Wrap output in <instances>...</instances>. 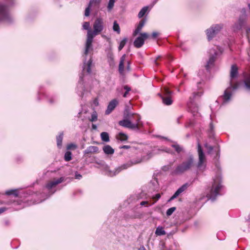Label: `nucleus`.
Masks as SVG:
<instances>
[{"label":"nucleus","instance_id":"f257e3e1","mask_svg":"<svg viewBox=\"0 0 250 250\" xmlns=\"http://www.w3.org/2000/svg\"><path fill=\"white\" fill-rule=\"evenodd\" d=\"M93 31H89L87 33V39L84 52L85 55H87L88 51L92 49V43L94 37L100 34L103 30L104 28L103 20L100 18H97L93 23Z\"/></svg>","mask_w":250,"mask_h":250},{"label":"nucleus","instance_id":"f03ea898","mask_svg":"<svg viewBox=\"0 0 250 250\" xmlns=\"http://www.w3.org/2000/svg\"><path fill=\"white\" fill-rule=\"evenodd\" d=\"M143 161L142 158H138L137 160H131L127 163L123 165L121 167H119L114 170H112L110 167L106 165H103V169L105 171V174L109 176H114L118 174L122 170L125 169L128 167L132 166L133 165L139 164Z\"/></svg>","mask_w":250,"mask_h":250},{"label":"nucleus","instance_id":"7ed1b4c3","mask_svg":"<svg viewBox=\"0 0 250 250\" xmlns=\"http://www.w3.org/2000/svg\"><path fill=\"white\" fill-rule=\"evenodd\" d=\"M194 159L192 155H190L181 164L179 165L174 170L176 174H181L189 170L194 166Z\"/></svg>","mask_w":250,"mask_h":250},{"label":"nucleus","instance_id":"20e7f679","mask_svg":"<svg viewBox=\"0 0 250 250\" xmlns=\"http://www.w3.org/2000/svg\"><path fill=\"white\" fill-rule=\"evenodd\" d=\"M194 159L192 155H190L181 164L179 165L174 170L176 174H181L189 170L194 166Z\"/></svg>","mask_w":250,"mask_h":250},{"label":"nucleus","instance_id":"39448f33","mask_svg":"<svg viewBox=\"0 0 250 250\" xmlns=\"http://www.w3.org/2000/svg\"><path fill=\"white\" fill-rule=\"evenodd\" d=\"M194 159L192 155H190L181 164L179 165L174 170L176 174H181L189 170L194 166Z\"/></svg>","mask_w":250,"mask_h":250},{"label":"nucleus","instance_id":"423d86ee","mask_svg":"<svg viewBox=\"0 0 250 250\" xmlns=\"http://www.w3.org/2000/svg\"><path fill=\"white\" fill-rule=\"evenodd\" d=\"M136 122L132 123L129 120L124 119L119 122V125L122 126L135 130H139L143 126V123L141 121L140 115H137L135 118Z\"/></svg>","mask_w":250,"mask_h":250},{"label":"nucleus","instance_id":"0eeeda50","mask_svg":"<svg viewBox=\"0 0 250 250\" xmlns=\"http://www.w3.org/2000/svg\"><path fill=\"white\" fill-rule=\"evenodd\" d=\"M222 188L220 178L219 177H216L214 179V182L209 192L207 193V197L212 201H214L216 197L219 195V191Z\"/></svg>","mask_w":250,"mask_h":250},{"label":"nucleus","instance_id":"6e6552de","mask_svg":"<svg viewBox=\"0 0 250 250\" xmlns=\"http://www.w3.org/2000/svg\"><path fill=\"white\" fill-rule=\"evenodd\" d=\"M6 2L7 4L0 3V22L10 21L11 20L8 7L14 3V0H6Z\"/></svg>","mask_w":250,"mask_h":250},{"label":"nucleus","instance_id":"1a4fd4ad","mask_svg":"<svg viewBox=\"0 0 250 250\" xmlns=\"http://www.w3.org/2000/svg\"><path fill=\"white\" fill-rule=\"evenodd\" d=\"M247 15L245 8L241 10V14L239 16L237 21L233 25L232 29L235 32L241 30L247 22Z\"/></svg>","mask_w":250,"mask_h":250},{"label":"nucleus","instance_id":"9d476101","mask_svg":"<svg viewBox=\"0 0 250 250\" xmlns=\"http://www.w3.org/2000/svg\"><path fill=\"white\" fill-rule=\"evenodd\" d=\"M223 28V24H217L212 25L209 28L207 29L206 32L208 40H212Z\"/></svg>","mask_w":250,"mask_h":250},{"label":"nucleus","instance_id":"9b49d317","mask_svg":"<svg viewBox=\"0 0 250 250\" xmlns=\"http://www.w3.org/2000/svg\"><path fill=\"white\" fill-rule=\"evenodd\" d=\"M197 151L198 153L199 160L197 165V167L200 169H205L206 167V165L205 164V156L202 149L201 146L199 143L198 144Z\"/></svg>","mask_w":250,"mask_h":250},{"label":"nucleus","instance_id":"f8f14e48","mask_svg":"<svg viewBox=\"0 0 250 250\" xmlns=\"http://www.w3.org/2000/svg\"><path fill=\"white\" fill-rule=\"evenodd\" d=\"M163 93V95L159 94L163 104L167 105L171 104L172 103V101L171 99V91H169L167 88H164Z\"/></svg>","mask_w":250,"mask_h":250},{"label":"nucleus","instance_id":"ddd939ff","mask_svg":"<svg viewBox=\"0 0 250 250\" xmlns=\"http://www.w3.org/2000/svg\"><path fill=\"white\" fill-rule=\"evenodd\" d=\"M202 95V93L200 92H194L193 93L192 96L190 97L189 102L188 103V105L189 109L191 112H195L197 111L198 108L194 103V99L197 97H200Z\"/></svg>","mask_w":250,"mask_h":250},{"label":"nucleus","instance_id":"4468645a","mask_svg":"<svg viewBox=\"0 0 250 250\" xmlns=\"http://www.w3.org/2000/svg\"><path fill=\"white\" fill-rule=\"evenodd\" d=\"M149 37V35L146 33H142L140 36L137 37L134 42V45L136 48L142 47L145 42V40Z\"/></svg>","mask_w":250,"mask_h":250},{"label":"nucleus","instance_id":"2eb2a0df","mask_svg":"<svg viewBox=\"0 0 250 250\" xmlns=\"http://www.w3.org/2000/svg\"><path fill=\"white\" fill-rule=\"evenodd\" d=\"M101 0H90L89 2L88 6L86 8L84 12V15L86 17L89 16L90 9H98L99 7Z\"/></svg>","mask_w":250,"mask_h":250},{"label":"nucleus","instance_id":"dca6fc26","mask_svg":"<svg viewBox=\"0 0 250 250\" xmlns=\"http://www.w3.org/2000/svg\"><path fill=\"white\" fill-rule=\"evenodd\" d=\"M238 86L239 84L238 83H236L234 85H233L232 82H230V87L227 88L224 92V94L223 95L224 102H228L230 99L231 93L230 92V89H232L233 90H235L238 88Z\"/></svg>","mask_w":250,"mask_h":250},{"label":"nucleus","instance_id":"f3484780","mask_svg":"<svg viewBox=\"0 0 250 250\" xmlns=\"http://www.w3.org/2000/svg\"><path fill=\"white\" fill-rule=\"evenodd\" d=\"M188 187V184L186 183L180 187L174 193V194L170 197L169 201H172L177 198L181 193L186 190Z\"/></svg>","mask_w":250,"mask_h":250},{"label":"nucleus","instance_id":"a211bd4d","mask_svg":"<svg viewBox=\"0 0 250 250\" xmlns=\"http://www.w3.org/2000/svg\"><path fill=\"white\" fill-rule=\"evenodd\" d=\"M118 104V101L117 99H114L111 100L107 106L105 111V114L106 115L109 114L114 109Z\"/></svg>","mask_w":250,"mask_h":250},{"label":"nucleus","instance_id":"6ab92c4d","mask_svg":"<svg viewBox=\"0 0 250 250\" xmlns=\"http://www.w3.org/2000/svg\"><path fill=\"white\" fill-rule=\"evenodd\" d=\"M64 181V178L61 177L58 179L54 180L52 181L49 182L46 185V188L48 189L52 188L55 187L59 184L61 183L62 182Z\"/></svg>","mask_w":250,"mask_h":250},{"label":"nucleus","instance_id":"aec40b11","mask_svg":"<svg viewBox=\"0 0 250 250\" xmlns=\"http://www.w3.org/2000/svg\"><path fill=\"white\" fill-rule=\"evenodd\" d=\"M92 63V60L91 58L89 59V60L87 61V62H84L83 65V72H87V74H90L91 72V67Z\"/></svg>","mask_w":250,"mask_h":250},{"label":"nucleus","instance_id":"412c9836","mask_svg":"<svg viewBox=\"0 0 250 250\" xmlns=\"http://www.w3.org/2000/svg\"><path fill=\"white\" fill-rule=\"evenodd\" d=\"M99 149L96 146H90L87 147V148L83 151L84 155L91 154L93 153H98Z\"/></svg>","mask_w":250,"mask_h":250},{"label":"nucleus","instance_id":"4be33fe9","mask_svg":"<svg viewBox=\"0 0 250 250\" xmlns=\"http://www.w3.org/2000/svg\"><path fill=\"white\" fill-rule=\"evenodd\" d=\"M212 51H213V54H212L210 56V57H209V60L207 62V63L206 65V67L207 70H209L210 68V67L212 65H213V64L215 61V57L217 54L216 52H214V50H211L210 51L211 52ZM210 53L211 54L212 53L210 52Z\"/></svg>","mask_w":250,"mask_h":250},{"label":"nucleus","instance_id":"5701e85b","mask_svg":"<svg viewBox=\"0 0 250 250\" xmlns=\"http://www.w3.org/2000/svg\"><path fill=\"white\" fill-rule=\"evenodd\" d=\"M146 22V19L142 20L133 32V36H136L142 30Z\"/></svg>","mask_w":250,"mask_h":250},{"label":"nucleus","instance_id":"b1692460","mask_svg":"<svg viewBox=\"0 0 250 250\" xmlns=\"http://www.w3.org/2000/svg\"><path fill=\"white\" fill-rule=\"evenodd\" d=\"M104 153L107 155H111L114 153V149L109 145H105L103 148Z\"/></svg>","mask_w":250,"mask_h":250},{"label":"nucleus","instance_id":"393cba45","mask_svg":"<svg viewBox=\"0 0 250 250\" xmlns=\"http://www.w3.org/2000/svg\"><path fill=\"white\" fill-rule=\"evenodd\" d=\"M126 55L125 54L123 55L121 59L119 65V71L122 73L124 71V62L125 59Z\"/></svg>","mask_w":250,"mask_h":250},{"label":"nucleus","instance_id":"a878e982","mask_svg":"<svg viewBox=\"0 0 250 250\" xmlns=\"http://www.w3.org/2000/svg\"><path fill=\"white\" fill-rule=\"evenodd\" d=\"M238 74V68L235 65H232L231 67L230 70V78L231 79L237 77Z\"/></svg>","mask_w":250,"mask_h":250},{"label":"nucleus","instance_id":"bb28decb","mask_svg":"<svg viewBox=\"0 0 250 250\" xmlns=\"http://www.w3.org/2000/svg\"><path fill=\"white\" fill-rule=\"evenodd\" d=\"M116 138L118 140H119L121 142L125 141L128 139V136L126 134H125L123 132H120L116 136Z\"/></svg>","mask_w":250,"mask_h":250},{"label":"nucleus","instance_id":"cd10ccee","mask_svg":"<svg viewBox=\"0 0 250 250\" xmlns=\"http://www.w3.org/2000/svg\"><path fill=\"white\" fill-rule=\"evenodd\" d=\"M63 133H60L59 135L57 137V144L59 148H61L62 146V141L63 138Z\"/></svg>","mask_w":250,"mask_h":250},{"label":"nucleus","instance_id":"c85d7f7f","mask_svg":"<svg viewBox=\"0 0 250 250\" xmlns=\"http://www.w3.org/2000/svg\"><path fill=\"white\" fill-rule=\"evenodd\" d=\"M155 234L157 235L161 236L165 235L166 233L163 227L159 226L156 229Z\"/></svg>","mask_w":250,"mask_h":250},{"label":"nucleus","instance_id":"c756f323","mask_svg":"<svg viewBox=\"0 0 250 250\" xmlns=\"http://www.w3.org/2000/svg\"><path fill=\"white\" fill-rule=\"evenodd\" d=\"M101 139L103 141L105 142H108L109 141V137L108 134L106 132H103L101 133Z\"/></svg>","mask_w":250,"mask_h":250},{"label":"nucleus","instance_id":"7c9ffc66","mask_svg":"<svg viewBox=\"0 0 250 250\" xmlns=\"http://www.w3.org/2000/svg\"><path fill=\"white\" fill-rule=\"evenodd\" d=\"M148 10V6H145L140 10L139 13H138V17L139 18H142L145 14L147 12Z\"/></svg>","mask_w":250,"mask_h":250},{"label":"nucleus","instance_id":"2f4dec72","mask_svg":"<svg viewBox=\"0 0 250 250\" xmlns=\"http://www.w3.org/2000/svg\"><path fill=\"white\" fill-rule=\"evenodd\" d=\"M135 115V119L136 118V115L134 114V113L127 112L126 113H125L124 114V119L126 120H131L132 118Z\"/></svg>","mask_w":250,"mask_h":250},{"label":"nucleus","instance_id":"473e14b6","mask_svg":"<svg viewBox=\"0 0 250 250\" xmlns=\"http://www.w3.org/2000/svg\"><path fill=\"white\" fill-rule=\"evenodd\" d=\"M113 29L114 31L117 32L118 34L120 33V28L116 21H114Z\"/></svg>","mask_w":250,"mask_h":250},{"label":"nucleus","instance_id":"72a5a7b5","mask_svg":"<svg viewBox=\"0 0 250 250\" xmlns=\"http://www.w3.org/2000/svg\"><path fill=\"white\" fill-rule=\"evenodd\" d=\"M83 74H82L80 76V81L79 82V85H80V86H81V89H82V91H80V93H78V94L80 95L81 96H83V91H84L83 87V83H81V82L83 81Z\"/></svg>","mask_w":250,"mask_h":250},{"label":"nucleus","instance_id":"f704fd0d","mask_svg":"<svg viewBox=\"0 0 250 250\" xmlns=\"http://www.w3.org/2000/svg\"><path fill=\"white\" fill-rule=\"evenodd\" d=\"M127 41V38H125L122 41H121L119 46L118 47V49L119 51H121L123 48V47L126 44Z\"/></svg>","mask_w":250,"mask_h":250},{"label":"nucleus","instance_id":"c9c22d12","mask_svg":"<svg viewBox=\"0 0 250 250\" xmlns=\"http://www.w3.org/2000/svg\"><path fill=\"white\" fill-rule=\"evenodd\" d=\"M72 159V153L70 151H67L64 154V160L65 161L68 162Z\"/></svg>","mask_w":250,"mask_h":250},{"label":"nucleus","instance_id":"e433bc0d","mask_svg":"<svg viewBox=\"0 0 250 250\" xmlns=\"http://www.w3.org/2000/svg\"><path fill=\"white\" fill-rule=\"evenodd\" d=\"M5 194L8 195H14L15 196H18V193L16 190H9L5 192Z\"/></svg>","mask_w":250,"mask_h":250},{"label":"nucleus","instance_id":"4c0bfd02","mask_svg":"<svg viewBox=\"0 0 250 250\" xmlns=\"http://www.w3.org/2000/svg\"><path fill=\"white\" fill-rule=\"evenodd\" d=\"M244 83L247 88L250 89V76L245 79Z\"/></svg>","mask_w":250,"mask_h":250},{"label":"nucleus","instance_id":"58836bf2","mask_svg":"<svg viewBox=\"0 0 250 250\" xmlns=\"http://www.w3.org/2000/svg\"><path fill=\"white\" fill-rule=\"evenodd\" d=\"M172 147L174 148L177 153H180L182 151V148L177 144L172 145Z\"/></svg>","mask_w":250,"mask_h":250},{"label":"nucleus","instance_id":"ea45409f","mask_svg":"<svg viewBox=\"0 0 250 250\" xmlns=\"http://www.w3.org/2000/svg\"><path fill=\"white\" fill-rule=\"evenodd\" d=\"M97 119H98L97 113L96 111H94L92 113V114L91 115V119L89 120H90V121L93 122H95V121H97Z\"/></svg>","mask_w":250,"mask_h":250},{"label":"nucleus","instance_id":"a19ab883","mask_svg":"<svg viewBox=\"0 0 250 250\" xmlns=\"http://www.w3.org/2000/svg\"><path fill=\"white\" fill-rule=\"evenodd\" d=\"M83 29L87 30V32L92 31L90 28V23L89 22H84L83 24Z\"/></svg>","mask_w":250,"mask_h":250},{"label":"nucleus","instance_id":"79ce46f5","mask_svg":"<svg viewBox=\"0 0 250 250\" xmlns=\"http://www.w3.org/2000/svg\"><path fill=\"white\" fill-rule=\"evenodd\" d=\"M176 207H172L168 208L166 212L167 216L171 215L173 213V212L176 210Z\"/></svg>","mask_w":250,"mask_h":250},{"label":"nucleus","instance_id":"37998d69","mask_svg":"<svg viewBox=\"0 0 250 250\" xmlns=\"http://www.w3.org/2000/svg\"><path fill=\"white\" fill-rule=\"evenodd\" d=\"M115 3V0H109L107 8L109 10H110L112 9L114 6Z\"/></svg>","mask_w":250,"mask_h":250},{"label":"nucleus","instance_id":"c03bdc74","mask_svg":"<svg viewBox=\"0 0 250 250\" xmlns=\"http://www.w3.org/2000/svg\"><path fill=\"white\" fill-rule=\"evenodd\" d=\"M77 147V146L74 144H68L67 146V149H75Z\"/></svg>","mask_w":250,"mask_h":250},{"label":"nucleus","instance_id":"a18cd8bd","mask_svg":"<svg viewBox=\"0 0 250 250\" xmlns=\"http://www.w3.org/2000/svg\"><path fill=\"white\" fill-rule=\"evenodd\" d=\"M205 147L208 149V153H210L213 150V147L210 146H208L207 144L205 145Z\"/></svg>","mask_w":250,"mask_h":250},{"label":"nucleus","instance_id":"49530a36","mask_svg":"<svg viewBox=\"0 0 250 250\" xmlns=\"http://www.w3.org/2000/svg\"><path fill=\"white\" fill-rule=\"evenodd\" d=\"M170 166L169 165L165 166L163 167L162 169H163V170L166 171H167L168 170H169L170 169Z\"/></svg>","mask_w":250,"mask_h":250},{"label":"nucleus","instance_id":"de8ad7c7","mask_svg":"<svg viewBox=\"0 0 250 250\" xmlns=\"http://www.w3.org/2000/svg\"><path fill=\"white\" fill-rule=\"evenodd\" d=\"M159 35V33L157 32H153L152 34V38L153 39L156 38Z\"/></svg>","mask_w":250,"mask_h":250},{"label":"nucleus","instance_id":"09e8293b","mask_svg":"<svg viewBox=\"0 0 250 250\" xmlns=\"http://www.w3.org/2000/svg\"><path fill=\"white\" fill-rule=\"evenodd\" d=\"M82 175L77 172L75 173V178L77 179H80L82 178Z\"/></svg>","mask_w":250,"mask_h":250},{"label":"nucleus","instance_id":"8fccbe9b","mask_svg":"<svg viewBox=\"0 0 250 250\" xmlns=\"http://www.w3.org/2000/svg\"><path fill=\"white\" fill-rule=\"evenodd\" d=\"M120 148L121 149H123V148L128 149V148H130V146H127V145H124V146H120Z\"/></svg>","mask_w":250,"mask_h":250},{"label":"nucleus","instance_id":"3c124183","mask_svg":"<svg viewBox=\"0 0 250 250\" xmlns=\"http://www.w3.org/2000/svg\"><path fill=\"white\" fill-rule=\"evenodd\" d=\"M160 197H161V195L158 193V194H156L153 198L156 199V200H158L160 198Z\"/></svg>","mask_w":250,"mask_h":250},{"label":"nucleus","instance_id":"603ef678","mask_svg":"<svg viewBox=\"0 0 250 250\" xmlns=\"http://www.w3.org/2000/svg\"><path fill=\"white\" fill-rule=\"evenodd\" d=\"M6 209H7V208H4V207L0 208V214L4 212Z\"/></svg>","mask_w":250,"mask_h":250},{"label":"nucleus","instance_id":"864d4df0","mask_svg":"<svg viewBox=\"0 0 250 250\" xmlns=\"http://www.w3.org/2000/svg\"><path fill=\"white\" fill-rule=\"evenodd\" d=\"M163 151H165L166 152H167L168 153H171L170 150L169 149L167 148H165L163 150Z\"/></svg>","mask_w":250,"mask_h":250},{"label":"nucleus","instance_id":"5fc2aeb1","mask_svg":"<svg viewBox=\"0 0 250 250\" xmlns=\"http://www.w3.org/2000/svg\"><path fill=\"white\" fill-rule=\"evenodd\" d=\"M163 151H165L166 152H167L168 153H171L170 150L169 149L167 148H165L163 150Z\"/></svg>","mask_w":250,"mask_h":250},{"label":"nucleus","instance_id":"6e6d98bb","mask_svg":"<svg viewBox=\"0 0 250 250\" xmlns=\"http://www.w3.org/2000/svg\"><path fill=\"white\" fill-rule=\"evenodd\" d=\"M124 88H125V89L126 90V91H127V92H129L130 90V88L126 85L124 87Z\"/></svg>","mask_w":250,"mask_h":250},{"label":"nucleus","instance_id":"4d7b16f0","mask_svg":"<svg viewBox=\"0 0 250 250\" xmlns=\"http://www.w3.org/2000/svg\"><path fill=\"white\" fill-rule=\"evenodd\" d=\"M92 128L93 130H96L97 128V125H96L92 124Z\"/></svg>","mask_w":250,"mask_h":250},{"label":"nucleus","instance_id":"13d9d810","mask_svg":"<svg viewBox=\"0 0 250 250\" xmlns=\"http://www.w3.org/2000/svg\"><path fill=\"white\" fill-rule=\"evenodd\" d=\"M147 203V202L146 201H143V202H141L140 205L141 206H144Z\"/></svg>","mask_w":250,"mask_h":250},{"label":"nucleus","instance_id":"bf43d9fd","mask_svg":"<svg viewBox=\"0 0 250 250\" xmlns=\"http://www.w3.org/2000/svg\"><path fill=\"white\" fill-rule=\"evenodd\" d=\"M209 127H210V129L211 131H212L213 130V125H212V123H210V125H209Z\"/></svg>","mask_w":250,"mask_h":250},{"label":"nucleus","instance_id":"052dcab7","mask_svg":"<svg viewBox=\"0 0 250 250\" xmlns=\"http://www.w3.org/2000/svg\"><path fill=\"white\" fill-rule=\"evenodd\" d=\"M128 92L126 91V92L124 94L123 96H124V97H125L126 96V95H127V94Z\"/></svg>","mask_w":250,"mask_h":250},{"label":"nucleus","instance_id":"680f3d73","mask_svg":"<svg viewBox=\"0 0 250 250\" xmlns=\"http://www.w3.org/2000/svg\"><path fill=\"white\" fill-rule=\"evenodd\" d=\"M127 68L128 70H130V67H129V62H128V65H127Z\"/></svg>","mask_w":250,"mask_h":250},{"label":"nucleus","instance_id":"e2e57ef3","mask_svg":"<svg viewBox=\"0 0 250 250\" xmlns=\"http://www.w3.org/2000/svg\"><path fill=\"white\" fill-rule=\"evenodd\" d=\"M140 250H146L144 247H143L142 248L140 249Z\"/></svg>","mask_w":250,"mask_h":250},{"label":"nucleus","instance_id":"0e129e2a","mask_svg":"<svg viewBox=\"0 0 250 250\" xmlns=\"http://www.w3.org/2000/svg\"><path fill=\"white\" fill-rule=\"evenodd\" d=\"M49 102H50V103H53V101H52V100H50L49 101Z\"/></svg>","mask_w":250,"mask_h":250},{"label":"nucleus","instance_id":"69168bd1","mask_svg":"<svg viewBox=\"0 0 250 250\" xmlns=\"http://www.w3.org/2000/svg\"><path fill=\"white\" fill-rule=\"evenodd\" d=\"M155 62L156 64L158 65V63L156 62V60H155Z\"/></svg>","mask_w":250,"mask_h":250},{"label":"nucleus","instance_id":"338daca9","mask_svg":"<svg viewBox=\"0 0 250 250\" xmlns=\"http://www.w3.org/2000/svg\"><path fill=\"white\" fill-rule=\"evenodd\" d=\"M160 57V56H158L157 58H156V60H158Z\"/></svg>","mask_w":250,"mask_h":250}]
</instances>
